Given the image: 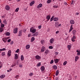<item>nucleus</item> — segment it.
<instances>
[{"label":"nucleus","mask_w":80,"mask_h":80,"mask_svg":"<svg viewBox=\"0 0 80 80\" xmlns=\"http://www.w3.org/2000/svg\"><path fill=\"white\" fill-rule=\"evenodd\" d=\"M34 40H35V38L33 37H32L31 40V42H33Z\"/></svg>","instance_id":"28"},{"label":"nucleus","mask_w":80,"mask_h":80,"mask_svg":"<svg viewBox=\"0 0 80 80\" xmlns=\"http://www.w3.org/2000/svg\"><path fill=\"white\" fill-rule=\"evenodd\" d=\"M35 3V1H33L31 2V3H30V6H32L33 4Z\"/></svg>","instance_id":"20"},{"label":"nucleus","mask_w":80,"mask_h":80,"mask_svg":"<svg viewBox=\"0 0 80 80\" xmlns=\"http://www.w3.org/2000/svg\"><path fill=\"white\" fill-rule=\"evenodd\" d=\"M54 38H51L50 40V43H53V42H54Z\"/></svg>","instance_id":"11"},{"label":"nucleus","mask_w":80,"mask_h":80,"mask_svg":"<svg viewBox=\"0 0 80 80\" xmlns=\"http://www.w3.org/2000/svg\"><path fill=\"white\" fill-rule=\"evenodd\" d=\"M35 58L36 59H37L38 60H39L40 58H41V57H40L39 55H36L35 56Z\"/></svg>","instance_id":"15"},{"label":"nucleus","mask_w":80,"mask_h":80,"mask_svg":"<svg viewBox=\"0 0 80 80\" xmlns=\"http://www.w3.org/2000/svg\"><path fill=\"white\" fill-rule=\"evenodd\" d=\"M30 46L28 44L26 46V48L28 50V49H29L30 48Z\"/></svg>","instance_id":"18"},{"label":"nucleus","mask_w":80,"mask_h":80,"mask_svg":"<svg viewBox=\"0 0 80 80\" xmlns=\"http://www.w3.org/2000/svg\"><path fill=\"white\" fill-rule=\"evenodd\" d=\"M32 75H33V72H30L29 74V76H30V77H32Z\"/></svg>","instance_id":"33"},{"label":"nucleus","mask_w":80,"mask_h":80,"mask_svg":"<svg viewBox=\"0 0 80 80\" xmlns=\"http://www.w3.org/2000/svg\"><path fill=\"white\" fill-rule=\"evenodd\" d=\"M2 18H5V15H4V16L2 17Z\"/></svg>","instance_id":"64"},{"label":"nucleus","mask_w":80,"mask_h":80,"mask_svg":"<svg viewBox=\"0 0 80 80\" xmlns=\"http://www.w3.org/2000/svg\"><path fill=\"white\" fill-rule=\"evenodd\" d=\"M79 14V13H78V12H77L76 13V15H78Z\"/></svg>","instance_id":"59"},{"label":"nucleus","mask_w":80,"mask_h":80,"mask_svg":"<svg viewBox=\"0 0 80 80\" xmlns=\"http://www.w3.org/2000/svg\"><path fill=\"white\" fill-rule=\"evenodd\" d=\"M67 47L68 48V50H70L71 48V45H68Z\"/></svg>","instance_id":"29"},{"label":"nucleus","mask_w":80,"mask_h":80,"mask_svg":"<svg viewBox=\"0 0 80 80\" xmlns=\"http://www.w3.org/2000/svg\"><path fill=\"white\" fill-rule=\"evenodd\" d=\"M58 54V52H55V55H57V54Z\"/></svg>","instance_id":"55"},{"label":"nucleus","mask_w":80,"mask_h":80,"mask_svg":"<svg viewBox=\"0 0 80 80\" xmlns=\"http://www.w3.org/2000/svg\"><path fill=\"white\" fill-rule=\"evenodd\" d=\"M67 63V61H65L63 62V65H66Z\"/></svg>","instance_id":"40"},{"label":"nucleus","mask_w":80,"mask_h":80,"mask_svg":"<svg viewBox=\"0 0 80 80\" xmlns=\"http://www.w3.org/2000/svg\"><path fill=\"white\" fill-rule=\"evenodd\" d=\"M38 35V32H37L33 35V36H37Z\"/></svg>","instance_id":"32"},{"label":"nucleus","mask_w":80,"mask_h":80,"mask_svg":"<svg viewBox=\"0 0 80 80\" xmlns=\"http://www.w3.org/2000/svg\"><path fill=\"white\" fill-rule=\"evenodd\" d=\"M2 40L4 43H6L7 41V39L5 38H2Z\"/></svg>","instance_id":"6"},{"label":"nucleus","mask_w":80,"mask_h":80,"mask_svg":"<svg viewBox=\"0 0 80 80\" xmlns=\"http://www.w3.org/2000/svg\"><path fill=\"white\" fill-rule=\"evenodd\" d=\"M58 73H59V71L58 70L56 72V76H58Z\"/></svg>","instance_id":"24"},{"label":"nucleus","mask_w":80,"mask_h":80,"mask_svg":"<svg viewBox=\"0 0 80 80\" xmlns=\"http://www.w3.org/2000/svg\"><path fill=\"white\" fill-rule=\"evenodd\" d=\"M53 63V60H52L50 62V64H52Z\"/></svg>","instance_id":"43"},{"label":"nucleus","mask_w":80,"mask_h":80,"mask_svg":"<svg viewBox=\"0 0 80 80\" xmlns=\"http://www.w3.org/2000/svg\"><path fill=\"white\" fill-rule=\"evenodd\" d=\"M21 60H22V61H23V60H24V57L23 55H22L21 56Z\"/></svg>","instance_id":"27"},{"label":"nucleus","mask_w":80,"mask_h":80,"mask_svg":"<svg viewBox=\"0 0 80 80\" xmlns=\"http://www.w3.org/2000/svg\"><path fill=\"white\" fill-rule=\"evenodd\" d=\"M7 21L6 20H4L3 21V23H4L5 24H7Z\"/></svg>","instance_id":"47"},{"label":"nucleus","mask_w":80,"mask_h":80,"mask_svg":"<svg viewBox=\"0 0 80 80\" xmlns=\"http://www.w3.org/2000/svg\"><path fill=\"white\" fill-rule=\"evenodd\" d=\"M4 26H5V25L2 23H1V27H2V28H3V27H4Z\"/></svg>","instance_id":"38"},{"label":"nucleus","mask_w":80,"mask_h":80,"mask_svg":"<svg viewBox=\"0 0 80 80\" xmlns=\"http://www.w3.org/2000/svg\"><path fill=\"white\" fill-rule=\"evenodd\" d=\"M31 35V34H29L28 35V37H30V36Z\"/></svg>","instance_id":"63"},{"label":"nucleus","mask_w":80,"mask_h":80,"mask_svg":"<svg viewBox=\"0 0 80 80\" xmlns=\"http://www.w3.org/2000/svg\"><path fill=\"white\" fill-rule=\"evenodd\" d=\"M19 67H20V68H22L23 67V66L22 65V64H20L19 65Z\"/></svg>","instance_id":"46"},{"label":"nucleus","mask_w":80,"mask_h":80,"mask_svg":"<svg viewBox=\"0 0 80 80\" xmlns=\"http://www.w3.org/2000/svg\"><path fill=\"white\" fill-rule=\"evenodd\" d=\"M11 45H13V41H12L10 43Z\"/></svg>","instance_id":"54"},{"label":"nucleus","mask_w":80,"mask_h":80,"mask_svg":"<svg viewBox=\"0 0 80 80\" xmlns=\"http://www.w3.org/2000/svg\"><path fill=\"white\" fill-rule=\"evenodd\" d=\"M70 23L71 24H72V25H73L74 23H75V21H74V20H70Z\"/></svg>","instance_id":"9"},{"label":"nucleus","mask_w":80,"mask_h":80,"mask_svg":"<svg viewBox=\"0 0 80 80\" xmlns=\"http://www.w3.org/2000/svg\"><path fill=\"white\" fill-rule=\"evenodd\" d=\"M42 5L41 3L39 4L37 7V8H39L42 7Z\"/></svg>","instance_id":"12"},{"label":"nucleus","mask_w":80,"mask_h":80,"mask_svg":"<svg viewBox=\"0 0 80 80\" xmlns=\"http://www.w3.org/2000/svg\"><path fill=\"white\" fill-rule=\"evenodd\" d=\"M58 78L57 77L55 78V80H58Z\"/></svg>","instance_id":"62"},{"label":"nucleus","mask_w":80,"mask_h":80,"mask_svg":"<svg viewBox=\"0 0 80 80\" xmlns=\"http://www.w3.org/2000/svg\"><path fill=\"white\" fill-rule=\"evenodd\" d=\"M46 50V48L44 46H42L41 48V52H43Z\"/></svg>","instance_id":"3"},{"label":"nucleus","mask_w":80,"mask_h":80,"mask_svg":"<svg viewBox=\"0 0 80 80\" xmlns=\"http://www.w3.org/2000/svg\"><path fill=\"white\" fill-rule=\"evenodd\" d=\"M3 31V28H0V32H2Z\"/></svg>","instance_id":"41"},{"label":"nucleus","mask_w":80,"mask_h":80,"mask_svg":"<svg viewBox=\"0 0 80 80\" xmlns=\"http://www.w3.org/2000/svg\"><path fill=\"white\" fill-rule=\"evenodd\" d=\"M49 50L48 49L46 50L45 52V54H46V55H47V54L49 53Z\"/></svg>","instance_id":"17"},{"label":"nucleus","mask_w":80,"mask_h":80,"mask_svg":"<svg viewBox=\"0 0 80 80\" xmlns=\"http://www.w3.org/2000/svg\"><path fill=\"white\" fill-rule=\"evenodd\" d=\"M55 17V16H53L52 17V18L50 19V22H52L53 20L54 21V22H57L58 20V18L57 17Z\"/></svg>","instance_id":"1"},{"label":"nucleus","mask_w":80,"mask_h":80,"mask_svg":"<svg viewBox=\"0 0 80 80\" xmlns=\"http://www.w3.org/2000/svg\"><path fill=\"white\" fill-rule=\"evenodd\" d=\"M46 19L47 20V22H48V21L50 19V15H48L46 17Z\"/></svg>","instance_id":"10"},{"label":"nucleus","mask_w":80,"mask_h":80,"mask_svg":"<svg viewBox=\"0 0 80 80\" xmlns=\"http://www.w3.org/2000/svg\"><path fill=\"white\" fill-rule=\"evenodd\" d=\"M20 51L19 49H18L16 51H15L16 53H18Z\"/></svg>","instance_id":"44"},{"label":"nucleus","mask_w":80,"mask_h":80,"mask_svg":"<svg viewBox=\"0 0 80 80\" xmlns=\"http://www.w3.org/2000/svg\"><path fill=\"white\" fill-rule=\"evenodd\" d=\"M2 56H3L5 55V52H3L1 54Z\"/></svg>","instance_id":"34"},{"label":"nucleus","mask_w":80,"mask_h":80,"mask_svg":"<svg viewBox=\"0 0 80 80\" xmlns=\"http://www.w3.org/2000/svg\"><path fill=\"white\" fill-rule=\"evenodd\" d=\"M58 24L59 23L58 22H56L55 23V27L57 28L58 27Z\"/></svg>","instance_id":"19"},{"label":"nucleus","mask_w":80,"mask_h":80,"mask_svg":"<svg viewBox=\"0 0 80 80\" xmlns=\"http://www.w3.org/2000/svg\"><path fill=\"white\" fill-rule=\"evenodd\" d=\"M49 49H53V47L52 46H49L48 47Z\"/></svg>","instance_id":"39"},{"label":"nucleus","mask_w":80,"mask_h":80,"mask_svg":"<svg viewBox=\"0 0 80 80\" xmlns=\"http://www.w3.org/2000/svg\"><path fill=\"white\" fill-rule=\"evenodd\" d=\"M11 54H12V51H11V50H9L8 52V56H11Z\"/></svg>","instance_id":"7"},{"label":"nucleus","mask_w":80,"mask_h":80,"mask_svg":"<svg viewBox=\"0 0 80 80\" xmlns=\"http://www.w3.org/2000/svg\"><path fill=\"white\" fill-rule=\"evenodd\" d=\"M18 32V28H16L14 29L13 33L15 34Z\"/></svg>","instance_id":"4"},{"label":"nucleus","mask_w":80,"mask_h":80,"mask_svg":"<svg viewBox=\"0 0 80 80\" xmlns=\"http://www.w3.org/2000/svg\"><path fill=\"white\" fill-rule=\"evenodd\" d=\"M79 58V57L78 56H77L75 57V62H77L78 59Z\"/></svg>","instance_id":"21"},{"label":"nucleus","mask_w":80,"mask_h":80,"mask_svg":"<svg viewBox=\"0 0 80 80\" xmlns=\"http://www.w3.org/2000/svg\"><path fill=\"white\" fill-rule=\"evenodd\" d=\"M5 75L3 74L2 75L0 76V78H5Z\"/></svg>","instance_id":"23"},{"label":"nucleus","mask_w":80,"mask_h":80,"mask_svg":"<svg viewBox=\"0 0 80 80\" xmlns=\"http://www.w3.org/2000/svg\"><path fill=\"white\" fill-rule=\"evenodd\" d=\"M15 65H16V64H12L11 65V67H14V66H15Z\"/></svg>","instance_id":"48"},{"label":"nucleus","mask_w":80,"mask_h":80,"mask_svg":"<svg viewBox=\"0 0 80 80\" xmlns=\"http://www.w3.org/2000/svg\"><path fill=\"white\" fill-rule=\"evenodd\" d=\"M73 1H72L71 2V5H72V4H73Z\"/></svg>","instance_id":"61"},{"label":"nucleus","mask_w":80,"mask_h":80,"mask_svg":"<svg viewBox=\"0 0 80 80\" xmlns=\"http://www.w3.org/2000/svg\"><path fill=\"white\" fill-rule=\"evenodd\" d=\"M26 31H27V30L25 29H24V30H23V32H24V33H25V32H26Z\"/></svg>","instance_id":"56"},{"label":"nucleus","mask_w":80,"mask_h":80,"mask_svg":"<svg viewBox=\"0 0 80 80\" xmlns=\"http://www.w3.org/2000/svg\"><path fill=\"white\" fill-rule=\"evenodd\" d=\"M52 68H54V69H55V70H56V69H57V66L54 65L52 66Z\"/></svg>","instance_id":"26"},{"label":"nucleus","mask_w":80,"mask_h":80,"mask_svg":"<svg viewBox=\"0 0 80 80\" xmlns=\"http://www.w3.org/2000/svg\"><path fill=\"white\" fill-rule=\"evenodd\" d=\"M30 32L33 33H35L36 32V29L33 27L31 28L30 29Z\"/></svg>","instance_id":"2"},{"label":"nucleus","mask_w":80,"mask_h":80,"mask_svg":"<svg viewBox=\"0 0 80 80\" xmlns=\"http://www.w3.org/2000/svg\"><path fill=\"white\" fill-rule=\"evenodd\" d=\"M19 57V56L18 55V54H14V58L15 59H18V57Z\"/></svg>","instance_id":"5"},{"label":"nucleus","mask_w":80,"mask_h":80,"mask_svg":"<svg viewBox=\"0 0 80 80\" xmlns=\"http://www.w3.org/2000/svg\"><path fill=\"white\" fill-rule=\"evenodd\" d=\"M41 27H42V26L41 25L39 26L38 27V28H39V29H40V28H41Z\"/></svg>","instance_id":"52"},{"label":"nucleus","mask_w":80,"mask_h":80,"mask_svg":"<svg viewBox=\"0 0 80 80\" xmlns=\"http://www.w3.org/2000/svg\"><path fill=\"white\" fill-rule=\"evenodd\" d=\"M50 2H51V0H48L47 1L48 3H50Z\"/></svg>","instance_id":"49"},{"label":"nucleus","mask_w":80,"mask_h":80,"mask_svg":"<svg viewBox=\"0 0 80 80\" xmlns=\"http://www.w3.org/2000/svg\"><path fill=\"white\" fill-rule=\"evenodd\" d=\"M5 34L7 36H9L10 35V33L9 32H7L5 33Z\"/></svg>","instance_id":"25"},{"label":"nucleus","mask_w":80,"mask_h":80,"mask_svg":"<svg viewBox=\"0 0 80 80\" xmlns=\"http://www.w3.org/2000/svg\"><path fill=\"white\" fill-rule=\"evenodd\" d=\"M54 62L55 63H58V59H54Z\"/></svg>","instance_id":"30"},{"label":"nucleus","mask_w":80,"mask_h":80,"mask_svg":"<svg viewBox=\"0 0 80 80\" xmlns=\"http://www.w3.org/2000/svg\"><path fill=\"white\" fill-rule=\"evenodd\" d=\"M41 65V63L40 62H39L38 63L37 65V67H40Z\"/></svg>","instance_id":"37"},{"label":"nucleus","mask_w":80,"mask_h":80,"mask_svg":"<svg viewBox=\"0 0 80 80\" xmlns=\"http://www.w3.org/2000/svg\"><path fill=\"white\" fill-rule=\"evenodd\" d=\"M41 42V44L42 45H43L44 43H45V40H42Z\"/></svg>","instance_id":"22"},{"label":"nucleus","mask_w":80,"mask_h":80,"mask_svg":"<svg viewBox=\"0 0 80 80\" xmlns=\"http://www.w3.org/2000/svg\"><path fill=\"white\" fill-rule=\"evenodd\" d=\"M53 8H57L58 7V6L54 5L53 6Z\"/></svg>","instance_id":"45"},{"label":"nucleus","mask_w":80,"mask_h":80,"mask_svg":"<svg viewBox=\"0 0 80 80\" xmlns=\"http://www.w3.org/2000/svg\"><path fill=\"white\" fill-rule=\"evenodd\" d=\"M5 50H6V49L5 48L0 49V51H5Z\"/></svg>","instance_id":"35"},{"label":"nucleus","mask_w":80,"mask_h":80,"mask_svg":"<svg viewBox=\"0 0 80 80\" xmlns=\"http://www.w3.org/2000/svg\"><path fill=\"white\" fill-rule=\"evenodd\" d=\"M58 33H59V31H57L56 32V34H57Z\"/></svg>","instance_id":"58"},{"label":"nucleus","mask_w":80,"mask_h":80,"mask_svg":"<svg viewBox=\"0 0 80 80\" xmlns=\"http://www.w3.org/2000/svg\"><path fill=\"white\" fill-rule=\"evenodd\" d=\"M74 39L73 38H72V39H71V40H72V42H74L75 41V40L73 39Z\"/></svg>","instance_id":"50"},{"label":"nucleus","mask_w":80,"mask_h":80,"mask_svg":"<svg viewBox=\"0 0 80 80\" xmlns=\"http://www.w3.org/2000/svg\"><path fill=\"white\" fill-rule=\"evenodd\" d=\"M77 55H78V56H79V55H80V52H78Z\"/></svg>","instance_id":"53"},{"label":"nucleus","mask_w":80,"mask_h":80,"mask_svg":"<svg viewBox=\"0 0 80 80\" xmlns=\"http://www.w3.org/2000/svg\"><path fill=\"white\" fill-rule=\"evenodd\" d=\"M18 10H19V8H18L16 9L15 12H18Z\"/></svg>","instance_id":"36"},{"label":"nucleus","mask_w":80,"mask_h":80,"mask_svg":"<svg viewBox=\"0 0 80 80\" xmlns=\"http://www.w3.org/2000/svg\"><path fill=\"white\" fill-rule=\"evenodd\" d=\"M2 64L1 62H0V69L2 68Z\"/></svg>","instance_id":"42"},{"label":"nucleus","mask_w":80,"mask_h":80,"mask_svg":"<svg viewBox=\"0 0 80 80\" xmlns=\"http://www.w3.org/2000/svg\"><path fill=\"white\" fill-rule=\"evenodd\" d=\"M5 8L7 10H9L10 9V7L9 6L7 5L6 6Z\"/></svg>","instance_id":"13"},{"label":"nucleus","mask_w":80,"mask_h":80,"mask_svg":"<svg viewBox=\"0 0 80 80\" xmlns=\"http://www.w3.org/2000/svg\"><path fill=\"white\" fill-rule=\"evenodd\" d=\"M72 30H73V25H71L70 26V29L69 30V32H71Z\"/></svg>","instance_id":"16"},{"label":"nucleus","mask_w":80,"mask_h":80,"mask_svg":"<svg viewBox=\"0 0 80 80\" xmlns=\"http://www.w3.org/2000/svg\"><path fill=\"white\" fill-rule=\"evenodd\" d=\"M19 77V75H17L15 76L14 78H16V79H18Z\"/></svg>","instance_id":"31"},{"label":"nucleus","mask_w":80,"mask_h":80,"mask_svg":"<svg viewBox=\"0 0 80 80\" xmlns=\"http://www.w3.org/2000/svg\"><path fill=\"white\" fill-rule=\"evenodd\" d=\"M11 41V39H9L8 40L7 42L8 43H9V42H10Z\"/></svg>","instance_id":"51"},{"label":"nucleus","mask_w":80,"mask_h":80,"mask_svg":"<svg viewBox=\"0 0 80 80\" xmlns=\"http://www.w3.org/2000/svg\"><path fill=\"white\" fill-rule=\"evenodd\" d=\"M40 69L42 72H43V71H45V67L43 66H42V67H41Z\"/></svg>","instance_id":"8"},{"label":"nucleus","mask_w":80,"mask_h":80,"mask_svg":"<svg viewBox=\"0 0 80 80\" xmlns=\"http://www.w3.org/2000/svg\"><path fill=\"white\" fill-rule=\"evenodd\" d=\"M22 30H21L19 31V34L18 36L19 37H20V36H22Z\"/></svg>","instance_id":"14"},{"label":"nucleus","mask_w":80,"mask_h":80,"mask_svg":"<svg viewBox=\"0 0 80 80\" xmlns=\"http://www.w3.org/2000/svg\"><path fill=\"white\" fill-rule=\"evenodd\" d=\"M80 52V51L78 50H77L76 51V52H77L78 53V52Z\"/></svg>","instance_id":"57"},{"label":"nucleus","mask_w":80,"mask_h":80,"mask_svg":"<svg viewBox=\"0 0 80 80\" xmlns=\"http://www.w3.org/2000/svg\"><path fill=\"white\" fill-rule=\"evenodd\" d=\"M72 38L73 39H75V38H76V37H75V36H73Z\"/></svg>","instance_id":"60"}]
</instances>
